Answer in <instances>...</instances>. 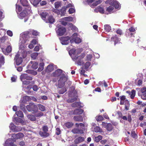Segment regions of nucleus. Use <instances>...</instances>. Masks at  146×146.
Listing matches in <instances>:
<instances>
[{
  "instance_id": "0e129e2a",
  "label": "nucleus",
  "mask_w": 146,
  "mask_h": 146,
  "mask_svg": "<svg viewBox=\"0 0 146 146\" xmlns=\"http://www.w3.org/2000/svg\"><path fill=\"white\" fill-rule=\"evenodd\" d=\"M146 88H142L141 90V91L140 92H139L140 94H143L144 93H145L146 92Z\"/></svg>"
},
{
  "instance_id": "f257e3e1",
  "label": "nucleus",
  "mask_w": 146,
  "mask_h": 146,
  "mask_svg": "<svg viewBox=\"0 0 146 146\" xmlns=\"http://www.w3.org/2000/svg\"><path fill=\"white\" fill-rule=\"evenodd\" d=\"M24 136L23 134L21 133L13 134L12 135L13 138L8 139L5 142V144L9 146H17V145L13 143V142L15 141L14 140V139H21L23 138Z\"/></svg>"
},
{
  "instance_id": "4be33fe9",
  "label": "nucleus",
  "mask_w": 146,
  "mask_h": 146,
  "mask_svg": "<svg viewBox=\"0 0 146 146\" xmlns=\"http://www.w3.org/2000/svg\"><path fill=\"white\" fill-rule=\"evenodd\" d=\"M4 62V57L1 54H0V68L2 65H3Z\"/></svg>"
},
{
  "instance_id": "f704fd0d",
  "label": "nucleus",
  "mask_w": 146,
  "mask_h": 146,
  "mask_svg": "<svg viewBox=\"0 0 146 146\" xmlns=\"http://www.w3.org/2000/svg\"><path fill=\"white\" fill-rule=\"evenodd\" d=\"M54 67L52 65L50 64L48 65L47 68L46 70L49 72H51L53 70Z\"/></svg>"
},
{
  "instance_id": "6e6552de",
  "label": "nucleus",
  "mask_w": 146,
  "mask_h": 146,
  "mask_svg": "<svg viewBox=\"0 0 146 146\" xmlns=\"http://www.w3.org/2000/svg\"><path fill=\"white\" fill-rule=\"evenodd\" d=\"M61 43L62 45H67L68 44L69 40H70V37L69 36L63 37L60 38Z\"/></svg>"
},
{
  "instance_id": "a18cd8bd",
  "label": "nucleus",
  "mask_w": 146,
  "mask_h": 146,
  "mask_svg": "<svg viewBox=\"0 0 146 146\" xmlns=\"http://www.w3.org/2000/svg\"><path fill=\"white\" fill-rule=\"evenodd\" d=\"M13 121H15L17 123H21V119L20 118L18 117H15L14 119H13Z\"/></svg>"
},
{
  "instance_id": "b1692460",
  "label": "nucleus",
  "mask_w": 146,
  "mask_h": 146,
  "mask_svg": "<svg viewBox=\"0 0 146 146\" xmlns=\"http://www.w3.org/2000/svg\"><path fill=\"white\" fill-rule=\"evenodd\" d=\"M30 99V98L28 96H25L23 97V99L20 100L21 103H25L26 102L29 101Z\"/></svg>"
},
{
  "instance_id": "423d86ee",
  "label": "nucleus",
  "mask_w": 146,
  "mask_h": 146,
  "mask_svg": "<svg viewBox=\"0 0 146 146\" xmlns=\"http://www.w3.org/2000/svg\"><path fill=\"white\" fill-rule=\"evenodd\" d=\"M67 80V78L64 75H62L58 81V87L61 88L64 85L65 82Z\"/></svg>"
},
{
  "instance_id": "13d9d810",
  "label": "nucleus",
  "mask_w": 146,
  "mask_h": 146,
  "mask_svg": "<svg viewBox=\"0 0 146 146\" xmlns=\"http://www.w3.org/2000/svg\"><path fill=\"white\" fill-rule=\"evenodd\" d=\"M103 117L101 115H99L98 116H97L96 117V119L97 121H100L103 119Z\"/></svg>"
},
{
  "instance_id": "c85d7f7f",
  "label": "nucleus",
  "mask_w": 146,
  "mask_h": 146,
  "mask_svg": "<svg viewBox=\"0 0 146 146\" xmlns=\"http://www.w3.org/2000/svg\"><path fill=\"white\" fill-rule=\"evenodd\" d=\"M90 65V63L89 62H87L85 64H84V63L83 65V68H84L85 69H87L89 68Z\"/></svg>"
},
{
  "instance_id": "a211bd4d",
  "label": "nucleus",
  "mask_w": 146,
  "mask_h": 146,
  "mask_svg": "<svg viewBox=\"0 0 146 146\" xmlns=\"http://www.w3.org/2000/svg\"><path fill=\"white\" fill-rule=\"evenodd\" d=\"M84 137H80L76 138L74 142L76 143H80L84 141Z\"/></svg>"
},
{
  "instance_id": "79ce46f5",
  "label": "nucleus",
  "mask_w": 146,
  "mask_h": 146,
  "mask_svg": "<svg viewBox=\"0 0 146 146\" xmlns=\"http://www.w3.org/2000/svg\"><path fill=\"white\" fill-rule=\"evenodd\" d=\"M38 55V53L34 52L31 55V57L33 59H35Z\"/></svg>"
},
{
  "instance_id": "39448f33",
  "label": "nucleus",
  "mask_w": 146,
  "mask_h": 146,
  "mask_svg": "<svg viewBox=\"0 0 146 146\" xmlns=\"http://www.w3.org/2000/svg\"><path fill=\"white\" fill-rule=\"evenodd\" d=\"M78 34L77 33H74L70 37V42L71 43L75 42L76 43H79L81 42V40L77 37Z\"/></svg>"
},
{
  "instance_id": "393cba45",
  "label": "nucleus",
  "mask_w": 146,
  "mask_h": 146,
  "mask_svg": "<svg viewBox=\"0 0 146 146\" xmlns=\"http://www.w3.org/2000/svg\"><path fill=\"white\" fill-rule=\"evenodd\" d=\"M27 117L30 120L32 121H35L36 120V118L35 116L32 115H29L27 116Z\"/></svg>"
},
{
  "instance_id": "c03bdc74",
  "label": "nucleus",
  "mask_w": 146,
  "mask_h": 146,
  "mask_svg": "<svg viewBox=\"0 0 146 146\" xmlns=\"http://www.w3.org/2000/svg\"><path fill=\"white\" fill-rule=\"evenodd\" d=\"M38 105L39 110L42 111H44L45 110V108L44 106L41 104H38Z\"/></svg>"
},
{
  "instance_id": "58836bf2",
  "label": "nucleus",
  "mask_w": 146,
  "mask_h": 146,
  "mask_svg": "<svg viewBox=\"0 0 146 146\" xmlns=\"http://www.w3.org/2000/svg\"><path fill=\"white\" fill-rule=\"evenodd\" d=\"M16 10L17 12H20L22 10L21 7L19 5H16Z\"/></svg>"
},
{
  "instance_id": "2eb2a0df",
  "label": "nucleus",
  "mask_w": 146,
  "mask_h": 146,
  "mask_svg": "<svg viewBox=\"0 0 146 146\" xmlns=\"http://www.w3.org/2000/svg\"><path fill=\"white\" fill-rule=\"evenodd\" d=\"M83 111V110L81 109H76L74 110L73 114L74 115H80L82 114Z\"/></svg>"
},
{
  "instance_id": "bf43d9fd",
  "label": "nucleus",
  "mask_w": 146,
  "mask_h": 146,
  "mask_svg": "<svg viewBox=\"0 0 146 146\" xmlns=\"http://www.w3.org/2000/svg\"><path fill=\"white\" fill-rule=\"evenodd\" d=\"M72 88V91H69V96L70 97H71L72 96V93H74L75 92V91H74V90L75 89L74 88V87H73L72 88Z\"/></svg>"
},
{
  "instance_id": "412c9836",
  "label": "nucleus",
  "mask_w": 146,
  "mask_h": 146,
  "mask_svg": "<svg viewBox=\"0 0 146 146\" xmlns=\"http://www.w3.org/2000/svg\"><path fill=\"white\" fill-rule=\"evenodd\" d=\"M39 134L42 137H47L49 135V134L47 132L42 131H40L39 132Z\"/></svg>"
},
{
  "instance_id": "7ed1b4c3",
  "label": "nucleus",
  "mask_w": 146,
  "mask_h": 146,
  "mask_svg": "<svg viewBox=\"0 0 146 146\" xmlns=\"http://www.w3.org/2000/svg\"><path fill=\"white\" fill-rule=\"evenodd\" d=\"M56 30L57 35L59 36L63 35L66 32L65 28L59 24H58L57 25Z\"/></svg>"
},
{
  "instance_id": "e433bc0d",
  "label": "nucleus",
  "mask_w": 146,
  "mask_h": 146,
  "mask_svg": "<svg viewBox=\"0 0 146 146\" xmlns=\"http://www.w3.org/2000/svg\"><path fill=\"white\" fill-rule=\"evenodd\" d=\"M66 8L65 7H63L61 10L60 12L61 16H64L66 13Z\"/></svg>"
},
{
  "instance_id": "c756f323",
  "label": "nucleus",
  "mask_w": 146,
  "mask_h": 146,
  "mask_svg": "<svg viewBox=\"0 0 146 146\" xmlns=\"http://www.w3.org/2000/svg\"><path fill=\"white\" fill-rule=\"evenodd\" d=\"M106 127L107 130L109 131H111L113 129L112 125L110 123L107 124Z\"/></svg>"
},
{
  "instance_id": "4c0bfd02",
  "label": "nucleus",
  "mask_w": 146,
  "mask_h": 146,
  "mask_svg": "<svg viewBox=\"0 0 146 146\" xmlns=\"http://www.w3.org/2000/svg\"><path fill=\"white\" fill-rule=\"evenodd\" d=\"M104 29L107 32H109L111 30V28L109 25H106L104 26Z\"/></svg>"
},
{
  "instance_id": "603ef678",
  "label": "nucleus",
  "mask_w": 146,
  "mask_h": 146,
  "mask_svg": "<svg viewBox=\"0 0 146 146\" xmlns=\"http://www.w3.org/2000/svg\"><path fill=\"white\" fill-rule=\"evenodd\" d=\"M66 91V89L65 88L61 89L59 90L58 92L60 94H62Z\"/></svg>"
},
{
  "instance_id": "ddd939ff",
  "label": "nucleus",
  "mask_w": 146,
  "mask_h": 146,
  "mask_svg": "<svg viewBox=\"0 0 146 146\" xmlns=\"http://www.w3.org/2000/svg\"><path fill=\"white\" fill-rule=\"evenodd\" d=\"M72 132L74 133L77 134H82L84 133L82 129L79 128H74L72 129Z\"/></svg>"
},
{
  "instance_id": "49530a36",
  "label": "nucleus",
  "mask_w": 146,
  "mask_h": 146,
  "mask_svg": "<svg viewBox=\"0 0 146 146\" xmlns=\"http://www.w3.org/2000/svg\"><path fill=\"white\" fill-rule=\"evenodd\" d=\"M9 127L10 129L13 131H14V130H15V125L13 123H11Z\"/></svg>"
},
{
  "instance_id": "864d4df0",
  "label": "nucleus",
  "mask_w": 146,
  "mask_h": 146,
  "mask_svg": "<svg viewBox=\"0 0 146 146\" xmlns=\"http://www.w3.org/2000/svg\"><path fill=\"white\" fill-rule=\"evenodd\" d=\"M12 50V48L10 46H8L6 49V51L7 53H9L11 52Z\"/></svg>"
},
{
  "instance_id": "37998d69",
  "label": "nucleus",
  "mask_w": 146,
  "mask_h": 146,
  "mask_svg": "<svg viewBox=\"0 0 146 146\" xmlns=\"http://www.w3.org/2000/svg\"><path fill=\"white\" fill-rule=\"evenodd\" d=\"M102 138V137L101 135H98L97 137H96L95 138V141L96 142H98L100 140H101Z\"/></svg>"
},
{
  "instance_id": "4468645a",
  "label": "nucleus",
  "mask_w": 146,
  "mask_h": 146,
  "mask_svg": "<svg viewBox=\"0 0 146 146\" xmlns=\"http://www.w3.org/2000/svg\"><path fill=\"white\" fill-rule=\"evenodd\" d=\"M72 106L74 107L82 108L83 107V105L80 102H76L72 104Z\"/></svg>"
},
{
  "instance_id": "473e14b6",
  "label": "nucleus",
  "mask_w": 146,
  "mask_h": 146,
  "mask_svg": "<svg viewBox=\"0 0 146 146\" xmlns=\"http://www.w3.org/2000/svg\"><path fill=\"white\" fill-rule=\"evenodd\" d=\"M112 5L116 9H118L119 8V5L117 1H114L112 3Z\"/></svg>"
},
{
  "instance_id": "052dcab7",
  "label": "nucleus",
  "mask_w": 146,
  "mask_h": 146,
  "mask_svg": "<svg viewBox=\"0 0 146 146\" xmlns=\"http://www.w3.org/2000/svg\"><path fill=\"white\" fill-rule=\"evenodd\" d=\"M42 130L44 131L47 132L48 130V127L47 125L43 126L42 127Z\"/></svg>"
},
{
  "instance_id": "09e8293b",
  "label": "nucleus",
  "mask_w": 146,
  "mask_h": 146,
  "mask_svg": "<svg viewBox=\"0 0 146 146\" xmlns=\"http://www.w3.org/2000/svg\"><path fill=\"white\" fill-rule=\"evenodd\" d=\"M94 131L96 132H101V129H100L99 127L96 126L94 128Z\"/></svg>"
},
{
  "instance_id": "bb28decb",
  "label": "nucleus",
  "mask_w": 146,
  "mask_h": 146,
  "mask_svg": "<svg viewBox=\"0 0 146 146\" xmlns=\"http://www.w3.org/2000/svg\"><path fill=\"white\" fill-rule=\"evenodd\" d=\"M112 40L114 41V44L115 45L119 41V38H118L117 36L115 35L114 37H112L111 38Z\"/></svg>"
},
{
  "instance_id": "ea45409f",
  "label": "nucleus",
  "mask_w": 146,
  "mask_h": 146,
  "mask_svg": "<svg viewBox=\"0 0 146 146\" xmlns=\"http://www.w3.org/2000/svg\"><path fill=\"white\" fill-rule=\"evenodd\" d=\"M29 33H31V35L32 34L33 35L35 36H36L38 34V33L37 31L33 30H30Z\"/></svg>"
},
{
  "instance_id": "f03ea898",
  "label": "nucleus",
  "mask_w": 146,
  "mask_h": 146,
  "mask_svg": "<svg viewBox=\"0 0 146 146\" xmlns=\"http://www.w3.org/2000/svg\"><path fill=\"white\" fill-rule=\"evenodd\" d=\"M31 33L28 31L24 32L21 34L19 43L20 48H22L26 41L31 37Z\"/></svg>"
},
{
  "instance_id": "1a4fd4ad",
  "label": "nucleus",
  "mask_w": 146,
  "mask_h": 146,
  "mask_svg": "<svg viewBox=\"0 0 146 146\" xmlns=\"http://www.w3.org/2000/svg\"><path fill=\"white\" fill-rule=\"evenodd\" d=\"M20 78L21 80H31L32 79V78L30 76L29 74H23L20 76Z\"/></svg>"
},
{
  "instance_id": "5fc2aeb1",
  "label": "nucleus",
  "mask_w": 146,
  "mask_h": 146,
  "mask_svg": "<svg viewBox=\"0 0 146 146\" xmlns=\"http://www.w3.org/2000/svg\"><path fill=\"white\" fill-rule=\"evenodd\" d=\"M43 115V113L41 112H38L35 114V116L36 117H41Z\"/></svg>"
},
{
  "instance_id": "680f3d73",
  "label": "nucleus",
  "mask_w": 146,
  "mask_h": 146,
  "mask_svg": "<svg viewBox=\"0 0 146 146\" xmlns=\"http://www.w3.org/2000/svg\"><path fill=\"white\" fill-rule=\"evenodd\" d=\"M60 6V3L59 2H56L55 3V7L56 9L59 8Z\"/></svg>"
},
{
  "instance_id": "9b49d317",
  "label": "nucleus",
  "mask_w": 146,
  "mask_h": 146,
  "mask_svg": "<svg viewBox=\"0 0 146 146\" xmlns=\"http://www.w3.org/2000/svg\"><path fill=\"white\" fill-rule=\"evenodd\" d=\"M20 55L18 53H17L15 57V60L17 65H19L21 64L22 62V58L21 57H19Z\"/></svg>"
},
{
  "instance_id": "e2e57ef3",
  "label": "nucleus",
  "mask_w": 146,
  "mask_h": 146,
  "mask_svg": "<svg viewBox=\"0 0 146 146\" xmlns=\"http://www.w3.org/2000/svg\"><path fill=\"white\" fill-rule=\"evenodd\" d=\"M7 38L5 36H4L0 38V43H4Z\"/></svg>"
},
{
  "instance_id": "aec40b11",
  "label": "nucleus",
  "mask_w": 146,
  "mask_h": 146,
  "mask_svg": "<svg viewBox=\"0 0 146 146\" xmlns=\"http://www.w3.org/2000/svg\"><path fill=\"white\" fill-rule=\"evenodd\" d=\"M20 1L23 6H27V7H30L29 4L27 0H20Z\"/></svg>"
},
{
  "instance_id": "a19ab883",
  "label": "nucleus",
  "mask_w": 146,
  "mask_h": 146,
  "mask_svg": "<svg viewBox=\"0 0 146 146\" xmlns=\"http://www.w3.org/2000/svg\"><path fill=\"white\" fill-rule=\"evenodd\" d=\"M135 31V29L133 27H131V28H129V30H127L125 34L126 35H127V33H128V32H134Z\"/></svg>"
},
{
  "instance_id": "dca6fc26",
  "label": "nucleus",
  "mask_w": 146,
  "mask_h": 146,
  "mask_svg": "<svg viewBox=\"0 0 146 146\" xmlns=\"http://www.w3.org/2000/svg\"><path fill=\"white\" fill-rule=\"evenodd\" d=\"M126 92L130 96L131 98L132 99H133L134 98L135 95V91L134 90H132L131 92L127 91Z\"/></svg>"
},
{
  "instance_id": "774afa93",
  "label": "nucleus",
  "mask_w": 146,
  "mask_h": 146,
  "mask_svg": "<svg viewBox=\"0 0 146 146\" xmlns=\"http://www.w3.org/2000/svg\"><path fill=\"white\" fill-rule=\"evenodd\" d=\"M53 12L57 14L58 15L60 13V11L59 10L57 9H53Z\"/></svg>"
},
{
  "instance_id": "4d7b16f0",
  "label": "nucleus",
  "mask_w": 146,
  "mask_h": 146,
  "mask_svg": "<svg viewBox=\"0 0 146 146\" xmlns=\"http://www.w3.org/2000/svg\"><path fill=\"white\" fill-rule=\"evenodd\" d=\"M64 20L68 21H71L73 20L72 17H64Z\"/></svg>"
},
{
  "instance_id": "69168bd1",
  "label": "nucleus",
  "mask_w": 146,
  "mask_h": 146,
  "mask_svg": "<svg viewBox=\"0 0 146 146\" xmlns=\"http://www.w3.org/2000/svg\"><path fill=\"white\" fill-rule=\"evenodd\" d=\"M69 12L70 14H72L75 12V9L73 8H70L69 10Z\"/></svg>"
},
{
  "instance_id": "20e7f679",
  "label": "nucleus",
  "mask_w": 146,
  "mask_h": 146,
  "mask_svg": "<svg viewBox=\"0 0 146 146\" xmlns=\"http://www.w3.org/2000/svg\"><path fill=\"white\" fill-rule=\"evenodd\" d=\"M31 12V9L30 7L26 8L20 13L19 17L21 19H23V18L27 16L28 14H30Z\"/></svg>"
},
{
  "instance_id": "0eeeda50",
  "label": "nucleus",
  "mask_w": 146,
  "mask_h": 146,
  "mask_svg": "<svg viewBox=\"0 0 146 146\" xmlns=\"http://www.w3.org/2000/svg\"><path fill=\"white\" fill-rule=\"evenodd\" d=\"M26 108L27 110L29 111H35L37 109V106L33 103H30L29 105L26 106Z\"/></svg>"
},
{
  "instance_id": "338daca9",
  "label": "nucleus",
  "mask_w": 146,
  "mask_h": 146,
  "mask_svg": "<svg viewBox=\"0 0 146 146\" xmlns=\"http://www.w3.org/2000/svg\"><path fill=\"white\" fill-rule=\"evenodd\" d=\"M23 82V84L28 85L29 84V81H27V80H21Z\"/></svg>"
},
{
  "instance_id": "c9c22d12",
  "label": "nucleus",
  "mask_w": 146,
  "mask_h": 146,
  "mask_svg": "<svg viewBox=\"0 0 146 146\" xmlns=\"http://www.w3.org/2000/svg\"><path fill=\"white\" fill-rule=\"evenodd\" d=\"M16 115L19 117H23V114L22 111H18L15 113Z\"/></svg>"
},
{
  "instance_id": "2f4dec72",
  "label": "nucleus",
  "mask_w": 146,
  "mask_h": 146,
  "mask_svg": "<svg viewBox=\"0 0 146 146\" xmlns=\"http://www.w3.org/2000/svg\"><path fill=\"white\" fill-rule=\"evenodd\" d=\"M139 96H141V98L143 100H146V92L143 94H140L138 92Z\"/></svg>"
},
{
  "instance_id": "f8f14e48",
  "label": "nucleus",
  "mask_w": 146,
  "mask_h": 146,
  "mask_svg": "<svg viewBox=\"0 0 146 146\" xmlns=\"http://www.w3.org/2000/svg\"><path fill=\"white\" fill-rule=\"evenodd\" d=\"M40 15L42 18L44 20L47 21L49 15L48 13L44 11L40 14Z\"/></svg>"
},
{
  "instance_id": "8fccbe9b",
  "label": "nucleus",
  "mask_w": 146,
  "mask_h": 146,
  "mask_svg": "<svg viewBox=\"0 0 146 146\" xmlns=\"http://www.w3.org/2000/svg\"><path fill=\"white\" fill-rule=\"evenodd\" d=\"M22 129V128L19 126H15V130L14 132H18L21 131Z\"/></svg>"
},
{
  "instance_id": "de8ad7c7",
  "label": "nucleus",
  "mask_w": 146,
  "mask_h": 146,
  "mask_svg": "<svg viewBox=\"0 0 146 146\" xmlns=\"http://www.w3.org/2000/svg\"><path fill=\"white\" fill-rule=\"evenodd\" d=\"M38 66V63L36 62H34L32 66V68L34 69H37Z\"/></svg>"
},
{
  "instance_id": "72a5a7b5",
  "label": "nucleus",
  "mask_w": 146,
  "mask_h": 146,
  "mask_svg": "<svg viewBox=\"0 0 146 146\" xmlns=\"http://www.w3.org/2000/svg\"><path fill=\"white\" fill-rule=\"evenodd\" d=\"M44 63L42 62L40 63L39 64V67L38 69V71L39 72L42 71L44 69Z\"/></svg>"
},
{
  "instance_id": "6ab92c4d",
  "label": "nucleus",
  "mask_w": 146,
  "mask_h": 146,
  "mask_svg": "<svg viewBox=\"0 0 146 146\" xmlns=\"http://www.w3.org/2000/svg\"><path fill=\"white\" fill-rule=\"evenodd\" d=\"M74 119L76 121L82 122L83 121V118L81 116H75L73 117Z\"/></svg>"
},
{
  "instance_id": "cd10ccee",
  "label": "nucleus",
  "mask_w": 146,
  "mask_h": 146,
  "mask_svg": "<svg viewBox=\"0 0 146 146\" xmlns=\"http://www.w3.org/2000/svg\"><path fill=\"white\" fill-rule=\"evenodd\" d=\"M64 125L67 128H69L72 126L73 123L72 122H67L64 123Z\"/></svg>"
},
{
  "instance_id": "6e6d98bb",
  "label": "nucleus",
  "mask_w": 146,
  "mask_h": 146,
  "mask_svg": "<svg viewBox=\"0 0 146 146\" xmlns=\"http://www.w3.org/2000/svg\"><path fill=\"white\" fill-rule=\"evenodd\" d=\"M113 7L112 6H110L107 8L106 10L108 12L110 13L113 10Z\"/></svg>"
},
{
  "instance_id": "9d476101",
  "label": "nucleus",
  "mask_w": 146,
  "mask_h": 146,
  "mask_svg": "<svg viewBox=\"0 0 146 146\" xmlns=\"http://www.w3.org/2000/svg\"><path fill=\"white\" fill-rule=\"evenodd\" d=\"M69 53L73 59H76L78 56L76 55V50L75 49L73 48L70 50Z\"/></svg>"
},
{
  "instance_id": "7c9ffc66",
  "label": "nucleus",
  "mask_w": 146,
  "mask_h": 146,
  "mask_svg": "<svg viewBox=\"0 0 146 146\" xmlns=\"http://www.w3.org/2000/svg\"><path fill=\"white\" fill-rule=\"evenodd\" d=\"M125 108L126 110H128L129 107V103L127 100H126L125 102Z\"/></svg>"
},
{
  "instance_id": "a878e982",
  "label": "nucleus",
  "mask_w": 146,
  "mask_h": 146,
  "mask_svg": "<svg viewBox=\"0 0 146 146\" xmlns=\"http://www.w3.org/2000/svg\"><path fill=\"white\" fill-rule=\"evenodd\" d=\"M102 2V0H99L96 1L92 5H91V7H94L95 6L101 3Z\"/></svg>"
},
{
  "instance_id": "5701e85b",
  "label": "nucleus",
  "mask_w": 146,
  "mask_h": 146,
  "mask_svg": "<svg viewBox=\"0 0 146 146\" xmlns=\"http://www.w3.org/2000/svg\"><path fill=\"white\" fill-rule=\"evenodd\" d=\"M54 21V19L52 16H48L46 22H49L50 23H53Z\"/></svg>"
},
{
  "instance_id": "f3484780",
  "label": "nucleus",
  "mask_w": 146,
  "mask_h": 146,
  "mask_svg": "<svg viewBox=\"0 0 146 146\" xmlns=\"http://www.w3.org/2000/svg\"><path fill=\"white\" fill-rule=\"evenodd\" d=\"M62 72V70L60 69H58L53 73V75L55 77L58 76L60 75Z\"/></svg>"
},
{
  "instance_id": "3c124183",
  "label": "nucleus",
  "mask_w": 146,
  "mask_h": 146,
  "mask_svg": "<svg viewBox=\"0 0 146 146\" xmlns=\"http://www.w3.org/2000/svg\"><path fill=\"white\" fill-rule=\"evenodd\" d=\"M77 97H75L73 98H71L69 99L68 100V102H72L77 100Z\"/></svg>"
}]
</instances>
